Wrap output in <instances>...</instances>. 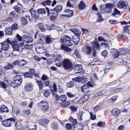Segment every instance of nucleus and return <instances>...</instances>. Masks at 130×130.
<instances>
[{
	"mask_svg": "<svg viewBox=\"0 0 130 130\" xmlns=\"http://www.w3.org/2000/svg\"><path fill=\"white\" fill-rule=\"evenodd\" d=\"M24 88L26 91H31L32 89V86L30 84H29L25 86Z\"/></svg>",
	"mask_w": 130,
	"mask_h": 130,
	"instance_id": "obj_33",
	"label": "nucleus"
},
{
	"mask_svg": "<svg viewBox=\"0 0 130 130\" xmlns=\"http://www.w3.org/2000/svg\"><path fill=\"white\" fill-rule=\"evenodd\" d=\"M41 107L42 110L45 111L48 109L49 107V103L46 101L42 100L38 104Z\"/></svg>",
	"mask_w": 130,
	"mask_h": 130,
	"instance_id": "obj_7",
	"label": "nucleus"
},
{
	"mask_svg": "<svg viewBox=\"0 0 130 130\" xmlns=\"http://www.w3.org/2000/svg\"><path fill=\"white\" fill-rule=\"evenodd\" d=\"M35 46L36 50L38 53H43L46 51L45 47L40 43H36Z\"/></svg>",
	"mask_w": 130,
	"mask_h": 130,
	"instance_id": "obj_6",
	"label": "nucleus"
},
{
	"mask_svg": "<svg viewBox=\"0 0 130 130\" xmlns=\"http://www.w3.org/2000/svg\"><path fill=\"white\" fill-rule=\"evenodd\" d=\"M70 30L76 36L79 37L81 34L80 31L76 28L70 29Z\"/></svg>",
	"mask_w": 130,
	"mask_h": 130,
	"instance_id": "obj_17",
	"label": "nucleus"
},
{
	"mask_svg": "<svg viewBox=\"0 0 130 130\" xmlns=\"http://www.w3.org/2000/svg\"><path fill=\"white\" fill-rule=\"evenodd\" d=\"M123 33H127L130 34V25L127 26H126L124 28Z\"/></svg>",
	"mask_w": 130,
	"mask_h": 130,
	"instance_id": "obj_34",
	"label": "nucleus"
},
{
	"mask_svg": "<svg viewBox=\"0 0 130 130\" xmlns=\"http://www.w3.org/2000/svg\"><path fill=\"white\" fill-rule=\"evenodd\" d=\"M92 46L94 48H96L98 50L100 49V45L98 42H93L92 44Z\"/></svg>",
	"mask_w": 130,
	"mask_h": 130,
	"instance_id": "obj_27",
	"label": "nucleus"
},
{
	"mask_svg": "<svg viewBox=\"0 0 130 130\" xmlns=\"http://www.w3.org/2000/svg\"><path fill=\"white\" fill-rule=\"evenodd\" d=\"M117 97L116 96H112L108 100V102L109 103H112L115 102L116 100Z\"/></svg>",
	"mask_w": 130,
	"mask_h": 130,
	"instance_id": "obj_37",
	"label": "nucleus"
},
{
	"mask_svg": "<svg viewBox=\"0 0 130 130\" xmlns=\"http://www.w3.org/2000/svg\"><path fill=\"white\" fill-rule=\"evenodd\" d=\"M19 66H24L27 63V62L24 60L22 59L21 61H19Z\"/></svg>",
	"mask_w": 130,
	"mask_h": 130,
	"instance_id": "obj_49",
	"label": "nucleus"
},
{
	"mask_svg": "<svg viewBox=\"0 0 130 130\" xmlns=\"http://www.w3.org/2000/svg\"><path fill=\"white\" fill-rule=\"evenodd\" d=\"M11 44L14 50L19 51V50L20 47L17 44V42L16 41H12L11 43Z\"/></svg>",
	"mask_w": 130,
	"mask_h": 130,
	"instance_id": "obj_15",
	"label": "nucleus"
},
{
	"mask_svg": "<svg viewBox=\"0 0 130 130\" xmlns=\"http://www.w3.org/2000/svg\"><path fill=\"white\" fill-rule=\"evenodd\" d=\"M43 92L44 95L46 97H48L51 93L50 90L48 89L43 90Z\"/></svg>",
	"mask_w": 130,
	"mask_h": 130,
	"instance_id": "obj_29",
	"label": "nucleus"
},
{
	"mask_svg": "<svg viewBox=\"0 0 130 130\" xmlns=\"http://www.w3.org/2000/svg\"><path fill=\"white\" fill-rule=\"evenodd\" d=\"M38 27L42 31L45 30V29L44 27V25L42 23H39L38 24Z\"/></svg>",
	"mask_w": 130,
	"mask_h": 130,
	"instance_id": "obj_47",
	"label": "nucleus"
},
{
	"mask_svg": "<svg viewBox=\"0 0 130 130\" xmlns=\"http://www.w3.org/2000/svg\"><path fill=\"white\" fill-rule=\"evenodd\" d=\"M10 42V41L9 40H7L6 41H5L1 43V46L5 45H9Z\"/></svg>",
	"mask_w": 130,
	"mask_h": 130,
	"instance_id": "obj_56",
	"label": "nucleus"
},
{
	"mask_svg": "<svg viewBox=\"0 0 130 130\" xmlns=\"http://www.w3.org/2000/svg\"><path fill=\"white\" fill-rule=\"evenodd\" d=\"M12 29L11 27H9L6 28L5 29L6 35H10L12 34Z\"/></svg>",
	"mask_w": 130,
	"mask_h": 130,
	"instance_id": "obj_26",
	"label": "nucleus"
},
{
	"mask_svg": "<svg viewBox=\"0 0 130 130\" xmlns=\"http://www.w3.org/2000/svg\"><path fill=\"white\" fill-rule=\"evenodd\" d=\"M17 37L19 41H23L26 43H29L32 42L33 41L32 38L29 35H25L21 37L17 34Z\"/></svg>",
	"mask_w": 130,
	"mask_h": 130,
	"instance_id": "obj_2",
	"label": "nucleus"
},
{
	"mask_svg": "<svg viewBox=\"0 0 130 130\" xmlns=\"http://www.w3.org/2000/svg\"><path fill=\"white\" fill-rule=\"evenodd\" d=\"M82 50V52L85 54L89 55L91 53V48L89 46L86 45L83 48Z\"/></svg>",
	"mask_w": 130,
	"mask_h": 130,
	"instance_id": "obj_10",
	"label": "nucleus"
},
{
	"mask_svg": "<svg viewBox=\"0 0 130 130\" xmlns=\"http://www.w3.org/2000/svg\"><path fill=\"white\" fill-rule=\"evenodd\" d=\"M86 7V6L84 3L83 1H81L79 4V8L80 9H84Z\"/></svg>",
	"mask_w": 130,
	"mask_h": 130,
	"instance_id": "obj_38",
	"label": "nucleus"
},
{
	"mask_svg": "<svg viewBox=\"0 0 130 130\" xmlns=\"http://www.w3.org/2000/svg\"><path fill=\"white\" fill-rule=\"evenodd\" d=\"M39 122L42 125H45L49 122V120L46 119H43L39 120Z\"/></svg>",
	"mask_w": 130,
	"mask_h": 130,
	"instance_id": "obj_24",
	"label": "nucleus"
},
{
	"mask_svg": "<svg viewBox=\"0 0 130 130\" xmlns=\"http://www.w3.org/2000/svg\"><path fill=\"white\" fill-rule=\"evenodd\" d=\"M70 120L72 122L73 125H75L77 123V120L76 119H74L72 117H70Z\"/></svg>",
	"mask_w": 130,
	"mask_h": 130,
	"instance_id": "obj_43",
	"label": "nucleus"
},
{
	"mask_svg": "<svg viewBox=\"0 0 130 130\" xmlns=\"http://www.w3.org/2000/svg\"><path fill=\"white\" fill-rule=\"evenodd\" d=\"M63 60H58L56 61L55 64L56 66L58 67H60L62 66H63Z\"/></svg>",
	"mask_w": 130,
	"mask_h": 130,
	"instance_id": "obj_32",
	"label": "nucleus"
},
{
	"mask_svg": "<svg viewBox=\"0 0 130 130\" xmlns=\"http://www.w3.org/2000/svg\"><path fill=\"white\" fill-rule=\"evenodd\" d=\"M101 107L98 106H96L93 107V109L95 111L97 112L101 110Z\"/></svg>",
	"mask_w": 130,
	"mask_h": 130,
	"instance_id": "obj_62",
	"label": "nucleus"
},
{
	"mask_svg": "<svg viewBox=\"0 0 130 130\" xmlns=\"http://www.w3.org/2000/svg\"><path fill=\"white\" fill-rule=\"evenodd\" d=\"M72 66V64L70 60L67 58H65L63 60V67L66 70L71 69Z\"/></svg>",
	"mask_w": 130,
	"mask_h": 130,
	"instance_id": "obj_8",
	"label": "nucleus"
},
{
	"mask_svg": "<svg viewBox=\"0 0 130 130\" xmlns=\"http://www.w3.org/2000/svg\"><path fill=\"white\" fill-rule=\"evenodd\" d=\"M62 9V6L61 5H58L56 6L53 9L58 13L61 12Z\"/></svg>",
	"mask_w": 130,
	"mask_h": 130,
	"instance_id": "obj_20",
	"label": "nucleus"
},
{
	"mask_svg": "<svg viewBox=\"0 0 130 130\" xmlns=\"http://www.w3.org/2000/svg\"><path fill=\"white\" fill-rule=\"evenodd\" d=\"M83 114L82 111L80 112L78 115V119L80 121H81L83 120L82 118V115Z\"/></svg>",
	"mask_w": 130,
	"mask_h": 130,
	"instance_id": "obj_58",
	"label": "nucleus"
},
{
	"mask_svg": "<svg viewBox=\"0 0 130 130\" xmlns=\"http://www.w3.org/2000/svg\"><path fill=\"white\" fill-rule=\"evenodd\" d=\"M82 91L86 93H88L89 91V87L87 84H85L82 87Z\"/></svg>",
	"mask_w": 130,
	"mask_h": 130,
	"instance_id": "obj_23",
	"label": "nucleus"
},
{
	"mask_svg": "<svg viewBox=\"0 0 130 130\" xmlns=\"http://www.w3.org/2000/svg\"><path fill=\"white\" fill-rule=\"evenodd\" d=\"M25 48L27 49H31L32 48L33 45L32 44H26L24 45Z\"/></svg>",
	"mask_w": 130,
	"mask_h": 130,
	"instance_id": "obj_46",
	"label": "nucleus"
},
{
	"mask_svg": "<svg viewBox=\"0 0 130 130\" xmlns=\"http://www.w3.org/2000/svg\"><path fill=\"white\" fill-rule=\"evenodd\" d=\"M82 70V67L80 64L76 65L74 69L75 73L76 74L81 72Z\"/></svg>",
	"mask_w": 130,
	"mask_h": 130,
	"instance_id": "obj_13",
	"label": "nucleus"
},
{
	"mask_svg": "<svg viewBox=\"0 0 130 130\" xmlns=\"http://www.w3.org/2000/svg\"><path fill=\"white\" fill-rule=\"evenodd\" d=\"M120 112V110L117 109H113L112 111V115L115 116L118 115Z\"/></svg>",
	"mask_w": 130,
	"mask_h": 130,
	"instance_id": "obj_40",
	"label": "nucleus"
},
{
	"mask_svg": "<svg viewBox=\"0 0 130 130\" xmlns=\"http://www.w3.org/2000/svg\"><path fill=\"white\" fill-rule=\"evenodd\" d=\"M22 79L20 76L17 75L14 79L13 82L11 83V86L14 88L19 86L21 84Z\"/></svg>",
	"mask_w": 130,
	"mask_h": 130,
	"instance_id": "obj_4",
	"label": "nucleus"
},
{
	"mask_svg": "<svg viewBox=\"0 0 130 130\" xmlns=\"http://www.w3.org/2000/svg\"><path fill=\"white\" fill-rule=\"evenodd\" d=\"M118 52L119 56L120 55H123L126 54V50L121 49Z\"/></svg>",
	"mask_w": 130,
	"mask_h": 130,
	"instance_id": "obj_52",
	"label": "nucleus"
},
{
	"mask_svg": "<svg viewBox=\"0 0 130 130\" xmlns=\"http://www.w3.org/2000/svg\"><path fill=\"white\" fill-rule=\"evenodd\" d=\"M46 8L47 11V15L50 16V19L52 21L55 20L58 16V13L53 9L49 10L47 7Z\"/></svg>",
	"mask_w": 130,
	"mask_h": 130,
	"instance_id": "obj_3",
	"label": "nucleus"
},
{
	"mask_svg": "<svg viewBox=\"0 0 130 130\" xmlns=\"http://www.w3.org/2000/svg\"><path fill=\"white\" fill-rule=\"evenodd\" d=\"M30 17L26 15L25 17H22L21 19L22 23L23 25H25L27 24V22L30 21Z\"/></svg>",
	"mask_w": 130,
	"mask_h": 130,
	"instance_id": "obj_14",
	"label": "nucleus"
},
{
	"mask_svg": "<svg viewBox=\"0 0 130 130\" xmlns=\"http://www.w3.org/2000/svg\"><path fill=\"white\" fill-rule=\"evenodd\" d=\"M34 126L35 127L31 128V129L30 128H31L30 127H29L30 128H29L28 126H26L23 128L22 129V130H36V126Z\"/></svg>",
	"mask_w": 130,
	"mask_h": 130,
	"instance_id": "obj_50",
	"label": "nucleus"
},
{
	"mask_svg": "<svg viewBox=\"0 0 130 130\" xmlns=\"http://www.w3.org/2000/svg\"><path fill=\"white\" fill-rule=\"evenodd\" d=\"M55 56L56 57V61H58V60H62V56L60 55L57 54Z\"/></svg>",
	"mask_w": 130,
	"mask_h": 130,
	"instance_id": "obj_61",
	"label": "nucleus"
},
{
	"mask_svg": "<svg viewBox=\"0 0 130 130\" xmlns=\"http://www.w3.org/2000/svg\"><path fill=\"white\" fill-rule=\"evenodd\" d=\"M59 98V100L62 101V102H65L66 101L67 99V97L66 95H63L60 96L57 99Z\"/></svg>",
	"mask_w": 130,
	"mask_h": 130,
	"instance_id": "obj_35",
	"label": "nucleus"
},
{
	"mask_svg": "<svg viewBox=\"0 0 130 130\" xmlns=\"http://www.w3.org/2000/svg\"><path fill=\"white\" fill-rule=\"evenodd\" d=\"M90 119H91L94 120L96 119V117L95 114H93L92 112H90Z\"/></svg>",
	"mask_w": 130,
	"mask_h": 130,
	"instance_id": "obj_57",
	"label": "nucleus"
},
{
	"mask_svg": "<svg viewBox=\"0 0 130 130\" xmlns=\"http://www.w3.org/2000/svg\"><path fill=\"white\" fill-rule=\"evenodd\" d=\"M13 67V66L11 64L9 63L7 65L5 66L4 68V69L6 70L11 69Z\"/></svg>",
	"mask_w": 130,
	"mask_h": 130,
	"instance_id": "obj_51",
	"label": "nucleus"
},
{
	"mask_svg": "<svg viewBox=\"0 0 130 130\" xmlns=\"http://www.w3.org/2000/svg\"><path fill=\"white\" fill-rule=\"evenodd\" d=\"M2 49L5 51H7L9 48V45H6L1 46Z\"/></svg>",
	"mask_w": 130,
	"mask_h": 130,
	"instance_id": "obj_53",
	"label": "nucleus"
},
{
	"mask_svg": "<svg viewBox=\"0 0 130 130\" xmlns=\"http://www.w3.org/2000/svg\"><path fill=\"white\" fill-rule=\"evenodd\" d=\"M56 87L57 86L56 84L54 83L53 85V89L51 88L50 89L53 95L55 96L56 99H57L59 96L56 93V92H57L56 90Z\"/></svg>",
	"mask_w": 130,
	"mask_h": 130,
	"instance_id": "obj_11",
	"label": "nucleus"
},
{
	"mask_svg": "<svg viewBox=\"0 0 130 130\" xmlns=\"http://www.w3.org/2000/svg\"><path fill=\"white\" fill-rule=\"evenodd\" d=\"M24 76L25 78H31L33 76L32 74L29 72L24 73Z\"/></svg>",
	"mask_w": 130,
	"mask_h": 130,
	"instance_id": "obj_44",
	"label": "nucleus"
},
{
	"mask_svg": "<svg viewBox=\"0 0 130 130\" xmlns=\"http://www.w3.org/2000/svg\"><path fill=\"white\" fill-rule=\"evenodd\" d=\"M111 55L114 58L117 57L119 56V52L118 51L114 49H111Z\"/></svg>",
	"mask_w": 130,
	"mask_h": 130,
	"instance_id": "obj_16",
	"label": "nucleus"
},
{
	"mask_svg": "<svg viewBox=\"0 0 130 130\" xmlns=\"http://www.w3.org/2000/svg\"><path fill=\"white\" fill-rule=\"evenodd\" d=\"M52 127L54 130H56L58 128V124L56 123L53 124L52 125Z\"/></svg>",
	"mask_w": 130,
	"mask_h": 130,
	"instance_id": "obj_55",
	"label": "nucleus"
},
{
	"mask_svg": "<svg viewBox=\"0 0 130 130\" xmlns=\"http://www.w3.org/2000/svg\"><path fill=\"white\" fill-rule=\"evenodd\" d=\"M71 41V37L67 35H65L62 37L60 39L61 44L64 43L66 45L68 46H70L72 44Z\"/></svg>",
	"mask_w": 130,
	"mask_h": 130,
	"instance_id": "obj_5",
	"label": "nucleus"
},
{
	"mask_svg": "<svg viewBox=\"0 0 130 130\" xmlns=\"http://www.w3.org/2000/svg\"><path fill=\"white\" fill-rule=\"evenodd\" d=\"M45 39V42L47 44H50L52 42L51 39L48 36L46 37Z\"/></svg>",
	"mask_w": 130,
	"mask_h": 130,
	"instance_id": "obj_48",
	"label": "nucleus"
},
{
	"mask_svg": "<svg viewBox=\"0 0 130 130\" xmlns=\"http://www.w3.org/2000/svg\"><path fill=\"white\" fill-rule=\"evenodd\" d=\"M45 38V36L44 35L42 34H40L39 35L38 39L40 42H43L44 41Z\"/></svg>",
	"mask_w": 130,
	"mask_h": 130,
	"instance_id": "obj_36",
	"label": "nucleus"
},
{
	"mask_svg": "<svg viewBox=\"0 0 130 130\" xmlns=\"http://www.w3.org/2000/svg\"><path fill=\"white\" fill-rule=\"evenodd\" d=\"M72 80L74 82L79 83L81 82L82 83H84L86 82L87 80V79L86 77L78 76L72 79Z\"/></svg>",
	"mask_w": 130,
	"mask_h": 130,
	"instance_id": "obj_9",
	"label": "nucleus"
},
{
	"mask_svg": "<svg viewBox=\"0 0 130 130\" xmlns=\"http://www.w3.org/2000/svg\"><path fill=\"white\" fill-rule=\"evenodd\" d=\"M0 85L2 88L4 89H6V88L7 86L6 84L2 81H0Z\"/></svg>",
	"mask_w": 130,
	"mask_h": 130,
	"instance_id": "obj_59",
	"label": "nucleus"
},
{
	"mask_svg": "<svg viewBox=\"0 0 130 130\" xmlns=\"http://www.w3.org/2000/svg\"><path fill=\"white\" fill-rule=\"evenodd\" d=\"M36 82L39 86V90H42L43 89L44 86L43 83L42 81L38 80H37Z\"/></svg>",
	"mask_w": 130,
	"mask_h": 130,
	"instance_id": "obj_31",
	"label": "nucleus"
},
{
	"mask_svg": "<svg viewBox=\"0 0 130 130\" xmlns=\"http://www.w3.org/2000/svg\"><path fill=\"white\" fill-rule=\"evenodd\" d=\"M102 12H97L96 14L98 15V17L97 19V20L98 22H100L103 20V18L101 15V13Z\"/></svg>",
	"mask_w": 130,
	"mask_h": 130,
	"instance_id": "obj_45",
	"label": "nucleus"
},
{
	"mask_svg": "<svg viewBox=\"0 0 130 130\" xmlns=\"http://www.w3.org/2000/svg\"><path fill=\"white\" fill-rule=\"evenodd\" d=\"M52 3V1L50 0H47L46 1L41 3V4L44 6H45L46 5L47 6H50L51 5Z\"/></svg>",
	"mask_w": 130,
	"mask_h": 130,
	"instance_id": "obj_41",
	"label": "nucleus"
},
{
	"mask_svg": "<svg viewBox=\"0 0 130 130\" xmlns=\"http://www.w3.org/2000/svg\"><path fill=\"white\" fill-rule=\"evenodd\" d=\"M0 111L1 112H9V110L7 107L4 105H2L1 106Z\"/></svg>",
	"mask_w": 130,
	"mask_h": 130,
	"instance_id": "obj_25",
	"label": "nucleus"
},
{
	"mask_svg": "<svg viewBox=\"0 0 130 130\" xmlns=\"http://www.w3.org/2000/svg\"><path fill=\"white\" fill-rule=\"evenodd\" d=\"M83 127V124L81 123H79L73 128L72 130H82Z\"/></svg>",
	"mask_w": 130,
	"mask_h": 130,
	"instance_id": "obj_21",
	"label": "nucleus"
},
{
	"mask_svg": "<svg viewBox=\"0 0 130 130\" xmlns=\"http://www.w3.org/2000/svg\"><path fill=\"white\" fill-rule=\"evenodd\" d=\"M106 93V92L104 90L98 92L97 94L99 96H101L104 95Z\"/></svg>",
	"mask_w": 130,
	"mask_h": 130,
	"instance_id": "obj_63",
	"label": "nucleus"
},
{
	"mask_svg": "<svg viewBox=\"0 0 130 130\" xmlns=\"http://www.w3.org/2000/svg\"><path fill=\"white\" fill-rule=\"evenodd\" d=\"M64 12L66 14H63L62 15V16L69 18L72 16L73 14V11L69 9L66 10Z\"/></svg>",
	"mask_w": 130,
	"mask_h": 130,
	"instance_id": "obj_12",
	"label": "nucleus"
},
{
	"mask_svg": "<svg viewBox=\"0 0 130 130\" xmlns=\"http://www.w3.org/2000/svg\"><path fill=\"white\" fill-rule=\"evenodd\" d=\"M15 124V127L17 124L15 118H11L3 121L2 123V124L5 127H10L13 124Z\"/></svg>",
	"mask_w": 130,
	"mask_h": 130,
	"instance_id": "obj_1",
	"label": "nucleus"
},
{
	"mask_svg": "<svg viewBox=\"0 0 130 130\" xmlns=\"http://www.w3.org/2000/svg\"><path fill=\"white\" fill-rule=\"evenodd\" d=\"M114 5L111 3H107L106 4V7L112 9L114 7Z\"/></svg>",
	"mask_w": 130,
	"mask_h": 130,
	"instance_id": "obj_54",
	"label": "nucleus"
},
{
	"mask_svg": "<svg viewBox=\"0 0 130 130\" xmlns=\"http://www.w3.org/2000/svg\"><path fill=\"white\" fill-rule=\"evenodd\" d=\"M89 99L88 96L87 95H84L79 100V102L80 103H84L88 100Z\"/></svg>",
	"mask_w": 130,
	"mask_h": 130,
	"instance_id": "obj_18",
	"label": "nucleus"
},
{
	"mask_svg": "<svg viewBox=\"0 0 130 130\" xmlns=\"http://www.w3.org/2000/svg\"><path fill=\"white\" fill-rule=\"evenodd\" d=\"M120 12L116 8H115L114 12L112 14L113 16L115 17H117L119 16L120 14Z\"/></svg>",
	"mask_w": 130,
	"mask_h": 130,
	"instance_id": "obj_30",
	"label": "nucleus"
},
{
	"mask_svg": "<svg viewBox=\"0 0 130 130\" xmlns=\"http://www.w3.org/2000/svg\"><path fill=\"white\" fill-rule=\"evenodd\" d=\"M45 9L44 8H41L38 9L37 10V12L40 14H45L46 13Z\"/></svg>",
	"mask_w": 130,
	"mask_h": 130,
	"instance_id": "obj_42",
	"label": "nucleus"
},
{
	"mask_svg": "<svg viewBox=\"0 0 130 130\" xmlns=\"http://www.w3.org/2000/svg\"><path fill=\"white\" fill-rule=\"evenodd\" d=\"M60 105L62 106L67 107L69 105L70 103L68 101H65L60 103Z\"/></svg>",
	"mask_w": 130,
	"mask_h": 130,
	"instance_id": "obj_39",
	"label": "nucleus"
},
{
	"mask_svg": "<svg viewBox=\"0 0 130 130\" xmlns=\"http://www.w3.org/2000/svg\"><path fill=\"white\" fill-rule=\"evenodd\" d=\"M108 52L107 50H105L103 51L101 53V55L105 57H107V56Z\"/></svg>",
	"mask_w": 130,
	"mask_h": 130,
	"instance_id": "obj_60",
	"label": "nucleus"
},
{
	"mask_svg": "<svg viewBox=\"0 0 130 130\" xmlns=\"http://www.w3.org/2000/svg\"><path fill=\"white\" fill-rule=\"evenodd\" d=\"M60 48L66 52H70L72 50L71 49L66 46L64 45L63 44H61L60 46Z\"/></svg>",
	"mask_w": 130,
	"mask_h": 130,
	"instance_id": "obj_22",
	"label": "nucleus"
},
{
	"mask_svg": "<svg viewBox=\"0 0 130 130\" xmlns=\"http://www.w3.org/2000/svg\"><path fill=\"white\" fill-rule=\"evenodd\" d=\"M74 85V83L72 81L67 83V87L68 88H71L73 87Z\"/></svg>",
	"mask_w": 130,
	"mask_h": 130,
	"instance_id": "obj_64",
	"label": "nucleus"
},
{
	"mask_svg": "<svg viewBox=\"0 0 130 130\" xmlns=\"http://www.w3.org/2000/svg\"><path fill=\"white\" fill-rule=\"evenodd\" d=\"M73 42L75 44L77 45L79 43L80 40L79 37L75 36L73 37Z\"/></svg>",
	"mask_w": 130,
	"mask_h": 130,
	"instance_id": "obj_28",
	"label": "nucleus"
},
{
	"mask_svg": "<svg viewBox=\"0 0 130 130\" xmlns=\"http://www.w3.org/2000/svg\"><path fill=\"white\" fill-rule=\"evenodd\" d=\"M126 3L125 1L121 0L119 1L117 4V7L119 8H122L126 6Z\"/></svg>",
	"mask_w": 130,
	"mask_h": 130,
	"instance_id": "obj_19",
	"label": "nucleus"
}]
</instances>
